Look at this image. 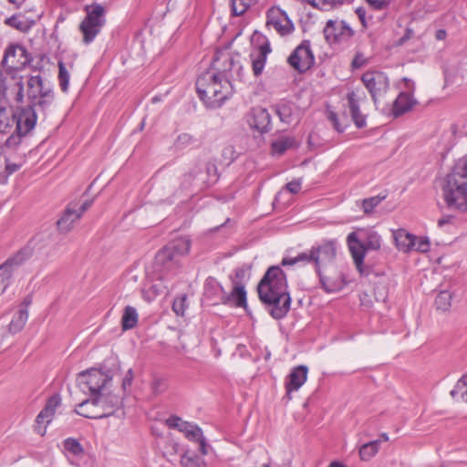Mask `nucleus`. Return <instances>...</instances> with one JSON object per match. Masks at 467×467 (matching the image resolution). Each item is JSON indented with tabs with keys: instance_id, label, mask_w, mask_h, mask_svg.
<instances>
[{
	"instance_id": "obj_1",
	"label": "nucleus",
	"mask_w": 467,
	"mask_h": 467,
	"mask_svg": "<svg viewBox=\"0 0 467 467\" xmlns=\"http://www.w3.org/2000/svg\"><path fill=\"white\" fill-rule=\"evenodd\" d=\"M233 65L234 59L228 54L222 55L213 62L217 73L207 71L197 78V93L207 107L218 108L232 96L234 90L228 71Z\"/></svg>"
},
{
	"instance_id": "obj_57",
	"label": "nucleus",
	"mask_w": 467,
	"mask_h": 467,
	"mask_svg": "<svg viewBox=\"0 0 467 467\" xmlns=\"http://www.w3.org/2000/svg\"><path fill=\"white\" fill-rule=\"evenodd\" d=\"M19 168H20L19 164L7 163L5 166V171L8 174H12V173L16 172V171H18Z\"/></svg>"
},
{
	"instance_id": "obj_37",
	"label": "nucleus",
	"mask_w": 467,
	"mask_h": 467,
	"mask_svg": "<svg viewBox=\"0 0 467 467\" xmlns=\"http://www.w3.org/2000/svg\"><path fill=\"white\" fill-rule=\"evenodd\" d=\"M60 404L61 398L59 395L55 394L51 396L47 400L45 408L41 410V417H50L51 419H53V416L55 415V412L57 409L60 406Z\"/></svg>"
},
{
	"instance_id": "obj_59",
	"label": "nucleus",
	"mask_w": 467,
	"mask_h": 467,
	"mask_svg": "<svg viewBox=\"0 0 467 467\" xmlns=\"http://www.w3.org/2000/svg\"><path fill=\"white\" fill-rule=\"evenodd\" d=\"M51 420H52V419L50 417H43L42 418L41 417V411L39 412V414L36 417V423L37 424H43V423L48 424Z\"/></svg>"
},
{
	"instance_id": "obj_58",
	"label": "nucleus",
	"mask_w": 467,
	"mask_h": 467,
	"mask_svg": "<svg viewBox=\"0 0 467 467\" xmlns=\"http://www.w3.org/2000/svg\"><path fill=\"white\" fill-rule=\"evenodd\" d=\"M91 204H92V201H86L82 203V205L78 209H76L78 211V213H80V217L91 206Z\"/></svg>"
},
{
	"instance_id": "obj_43",
	"label": "nucleus",
	"mask_w": 467,
	"mask_h": 467,
	"mask_svg": "<svg viewBox=\"0 0 467 467\" xmlns=\"http://www.w3.org/2000/svg\"><path fill=\"white\" fill-rule=\"evenodd\" d=\"M58 82L63 92H67L69 86V73L63 62L58 63Z\"/></svg>"
},
{
	"instance_id": "obj_5",
	"label": "nucleus",
	"mask_w": 467,
	"mask_h": 467,
	"mask_svg": "<svg viewBox=\"0 0 467 467\" xmlns=\"http://www.w3.org/2000/svg\"><path fill=\"white\" fill-rule=\"evenodd\" d=\"M121 399L104 391L87 399L78 405L76 413L88 419H102L111 416L121 405Z\"/></svg>"
},
{
	"instance_id": "obj_47",
	"label": "nucleus",
	"mask_w": 467,
	"mask_h": 467,
	"mask_svg": "<svg viewBox=\"0 0 467 467\" xmlns=\"http://www.w3.org/2000/svg\"><path fill=\"white\" fill-rule=\"evenodd\" d=\"M186 296H180L176 298L173 301L172 304V310L178 315V316H183L186 308Z\"/></svg>"
},
{
	"instance_id": "obj_27",
	"label": "nucleus",
	"mask_w": 467,
	"mask_h": 467,
	"mask_svg": "<svg viewBox=\"0 0 467 467\" xmlns=\"http://www.w3.org/2000/svg\"><path fill=\"white\" fill-rule=\"evenodd\" d=\"M348 101L350 109V114L355 125L358 128L364 127L366 125V118L364 115L361 114L359 110V105L356 98L355 92L352 91L348 94Z\"/></svg>"
},
{
	"instance_id": "obj_4",
	"label": "nucleus",
	"mask_w": 467,
	"mask_h": 467,
	"mask_svg": "<svg viewBox=\"0 0 467 467\" xmlns=\"http://www.w3.org/2000/svg\"><path fill=\"white\" fill-rule=\"evenodd\" d=\"M26 99L29 106L47 116L54 102L55 93L51 82L40 74L30 75L26 79Z\"/></svg>"
},
{
	"instance_id": "obj_62",
	"label": "nucleus",
	"mask_w": 467,
	"mask_h": 467,
	"mask_svg": "<svg viewBox=\"0 0 467 467\" xmlns=\"http://www.w3.org/2000/svg\"><path fill=\"white\" fill-rule=\"evenodd\" d=\"M411 34H412V31L410 29H408L406 32V35L400 38V43L403 44L407 39H409L410 37Z\"/></svg>"
},
{
	"instance_id": "obj_54",
	"label": "nucleus",
	"mask_w": 467,
	"mask_h": 467,
	"mask_svg": "<svg viewBox=\"0 0 467 467\" xmlns=\"http://www.w3.org/2000/svg\"><path fill=\"white\" fill-rule=\"evenodd\" d=\"M234 149L232 146H227L223 150V155L228 163H231L234 160Z\"/></svg>"
},
{
	"instance_id": "obj_45",
	"label": "nucleus",
	"mask_w": 467,
	"mask_h": 467,
	"mask_svg": "<svg viewBox=\"0 0 467 467\" xmlns=\"http://www.w3.org/2000/svg\"><path fill=\"white\" fill-rule=\"evenodd\" d=\"M64 448L74 455H78L83 451L80 443L77 440L71 438H68L64 441Z\"/></svg>"
},
{
	"instance_id": "obj_8",
	"label": "nucleus",
	"mask_w": 467,
	"mask_h": 467,
	"mask_svg": "<svg viewBox=\"0 0 467 467\" xmlns=\"http://www.w3.org/2000/svg\"><path fill=\"white\" fill-rule=\"evenodd\" d=\"M86 16L79 25L85 44L91 43L99 34L106 24V8L99 4L92 3L84 6Z\"/></svg>"
},
{
	"instance_id": "obj_31",
	"label": "nucleus",
	"mask_w": 467,
	"mask_h": 467,
	"mask_svg": "<svg viewBox=\"0 0 467 467\" xmlns=\"http://www.w3.org/2000/svg\"><path fill=\"white\" fill-rule=\"evenodd\" d=\"M16 123V114L4 107H0V134L10 132Z\"/></svg>"
},
{
	"instance_id": "obj_40",
	"label": "nucleus",
	"mask_w": 467,
	"mask_h": 467,
	"mask_svg": "<svg viewBox=\"0 0 467 467\" xmlns=\"http://www.w3.org/2000/svg\"><path fill=\"white\" fill-rule=\"evenodd\" d=\"M312 6L322 11H329L341 5L345 0H306Z\"/></svg>"
},
{
	"instance_id": "obj_15",
	"label": "nucleus",
	"mask_w": 467,
	"mask_h": 467,
	"mask_svg": "<svg viewBox=\"0 0 467 467\" xmlns=\"http://www.w3.org/2000/svg\"><path fill=\"white\" fill-rule=\"evenodd\" d=\"M32 255V249L24 247L0 265V295L6 289L16 267L21 265Z\"/></svg>"
},
{
	"instance_id": "obj_63",
	"label": "nucleus",
	"mask_w": 467,
	"mask_h": 467,
	"mask_svg": "<svg viewBox=\"0 0 467 467\" xmlns=\"http://www.w3.org/2000/svg\"><path fill=\"white\" fill-rule=\"evenodd\" d=\"M328 467H348L346 464L340 462H331L328 465Z\"/></svg>"
},
{
	"instance_id": "obj_12",
	"label": "nucleus",
	"mask_w": 467,
	"mask_h": 467,
	"mask_svg": "<svg viewBox=\"0 0 467 467\" xmlns=\"http://www.w3.org/2000/svg\"><path fill=\"white\" fill-rule=\"evenodd\" d=\"M77 381L82 391L88 390L92 398L106 390L111 377L100 369L90 368L80 372Z\"/></svg>"
},
{
	"instance_id": "obj_3",
	"label": "nucleus",
	"mask_w": 467,
	"mask_h": 467,
	"mask_svg": "<svg viewBox=\"0 0 467 467\" xmlns=\"http://www.w3.org/2000/svg\"><path fill=\"white\" fill-rule=\"evenodd\" d=\"M441 191L448 208L467 211V159L458 160L444 178Z\"/></svg>"
},
{
	"instance_id": "obj_52",
	"label": "nucleus",
	"mask_w": 467,
	"mask_h": 467,
	"mask_svg": "<svg viewBox=\"0 0 467 467\" xmlns=\"http://www.w3.org/2000/svg\"><path fill=\"white\" fill-rule=\"evenodd\" d=\"M328 119L332 122L335 130L338 132H343L344 128L339 124L337 116L335 112L330 111L328 112Z\"/></svg>"
},
{
	"instance_id": "obj_19",
	"label": "nucleus",
	"mask_w": 467,
	"mask_h": 467,
	"mask_svg": "<svg viewBox=\"0 0 467 467\" xmlns=\"http://www.w3.org/2000/svg\"><path fill=\"white\" fill-rule=\"evenodd\" d=\"M247 122L251 129L260 133H265L271 128V116L265 109L256 107L252 109L248 114Z\"/></svg>"
},
{
	"instance_id": "obj_13",
	"label": "nucleus",
	"mask_w": 467,
	"mask_h": 467,
	"mask_svg": "<svg viewBox=\"0 0 467 467\" xmlns=\"http://www.w3.org/2000/svg\"><path fill=\"white\" fill-rule=\"evenodd\" d=\"M361 80L378 108L389 90V77L381 71H367L362 75Z\"/></svg>"
},
{
	"instance_id": "obj_39",
	"label": "nucleus",
	"mask_w": 467,
	"mask_h": 467,
	"mask_svg": "<svg viewBox=\"0 0 467 467\" xmlns=\"http://www.w3.org/2000/svg\"><path fill=\"white\" fill-rule=\"evenodd\" d=\"M276 114L284 123L290 124L293 120V109L288 103H280L276 106Z\"/></svg>"
},
{
	"instance_id": "obj_9",
	"label": "nucleus",
	"mask_w": 467,
	"mask_h": 467,
	"mask_svg": "<svg viewBox=\"0 0 467 467\" xmlns=\"http://www.w3.org/2000/svg\"><path fill=\"white\" fill-rule=\"evenodd\" d=\"M47 116H42L38 109L27 105L16 115V130L5 140L8 148L16 147L21 138L26 136L35 128L38 119L45 120Z\"/></svg>"
},
{
	"instance_id": "obj_33",
	"label": "nucleus",
	"mask_w": 467,
	"mask_h": 467,
	"mask_svg": "<svg viewBox=\"0 0 467 467\" xmlns=\"http://www.w3.org/2000/svg\"><path fill=\"white\" fill-rule=\"evenodd\" d=\"M450 394L456 401L465 400V398H467V374L463 375L457 381Z\"/></svg>"
},
{
	"instance_id": "obj_14",
	"label": "nucleus",
	"mask_w": 467,
	"mask_h": 467,
	"mask_svg": "<svg viewBox=\"0 0 467 467\" xmlns=\"http://www.w3.org/2000/svg\"><path fill=\"white\" fill-rule=\"evenodd\" d=\"M31 61L32 57L24 46L10 44L5 50L2 66L5 69L19 72Z\"/></svg>"
},
{
	"instance_id": "obj_32",
	"label": "nucleus",
	"mask_w": 467,
	"mask_h": 467,
	"mask_svg": "<svg viewBox=\"0 0 467 467\" xmlns=\"http://www.w3.org/2000/svg\"><path fill=\"white\" fill-rule=\"evenodd\" d=\"M138 323V313L137 310L130 306H127L124 308V312L121 318V326L123 330H129L133 328Z\"/></svg>"
},
{
	"instance_id": "obj_30",
	"label": "nucleus",
	"mask_w": 467,
	"mask_h": 467,
	"mask_svg": "<svg viewBox=\"0 0 467 467\" xmlns=\"http://www.w3.org/2000/svg\"><path fill=\"white\" fill-rule=\"evenodd\" d=\"M380 443V440H375L361 445L358 450L360 460L363 462L371 460L379 452Z\"/></svg>"
},
{
	"instance_id": "obj_36",
	"label": "nucleus",
	"mask_w": 467,
	"mask_h": 467,
	"mask_svg": "<svg viewBox=\"0 0 467 467\" xmlns=\"http://www.w3.org/2000/svg\"><path fill=\"white\" fill-rule=\"evenodd\" d=\"M452 293L448 290L441 291L436 298L435 305L437 309L443 312L448 311L451 306Z\"/></svg>"
},
{
	"instance_id": "obj_64",
	"label": "nucleus",
	"mask_w": 467,
	"mask_h": 467,
	"mask_svg": "<svg viewBox=\"0 0 467 467\" xmlns=\"http://www.w3.org/2000/svg\"><path fill=\"white\" fill-rule=\"evenodd\" d=\"M244 274H245V271L242 268L237 269L235 272V275L237 278H242L244 275Z\"/></svg>"
},
{
	"instance_id": "obj_7",
	"label": "nucleus",
	"mask_w": 467,
	"mask_h": 467,
	"mask_svg": "<svg viewBox=\"0 0 467 467\" xmlns=\"http://www.w3.org/2000/svg\"><path fill=\"white\" fill-rule=\"evenodd\" d=\"M347 242L356 267L362 274L367 250H379L381 246V237L377 232L371 230L362 232L361 237L358 233L352 232L348 235Z\"/></svg>"
},
{
	"instance_id": "obj_44",
	"label": "nucleus",
	"mask_w": 467,
	"mask_h": 467,
	"mask_svg": "<svg viewBox=\"0 0 467 467\" xmlns=\"http://www.w3.org/2000/svg\"><path fill=\"white\" fill-rule=\"evenodd\" d=\"M412 250L426 253L430 250V241L426 237L414 236Z\"/></svg>"
},
{
	"instance_id": "obj_16",
	"label": "nucleus",
	"mask_w": 467,
	"mask_h": 467,
	"mask_svg": "<svg viewBox=\"0 0 467 467\" xmlns=\"http://www.w3.org/2000/svg\"><path fill=\"white\" fill-rule=\"evenodd\" d=\"M289 65L299 72H305L315 63V57L311 50L309 40H304L287 59Z\"/></svg>"
},
{
	"instance_id": "obj_10",
	"label": "nucleus",
	"mask_w": 467,
	"mask_h": 467,
	"mask_svg": "<svg viewBox=\"0 0 467 467\" xmlns=\"http://www.w3.org/2000/svg\"><path fill=\"white\" fill-rule=\"evenodd\" d=\"M313 264L315 269L319 276V281L322 287L327 292H333L337 289V285L332 282L329 278L325 276L322 269L330 265L336 257V245L334 242H326L320 245L313 246Z\"/></svg>"
},
{
	"instance_id": "obj_24",
	"label": "nucleus",
	"mask_w": 467,
	"mask_h": 467,
	"mask_svg": "<svg viewBox=\"0 0 467 467\" xmlns=\"http://www.w3.org/2000/svg\"><path fill=\"white\" fill-rule=\"evenodd\" d=\"M80 219V213L78 211L69 206L67 208L63 215L57 222V229L62 234H67L70 232L74 223Z\"/></svg>"
},
{
	"instance_id": "obj_42",
	"label": "nucleus",
	"mask_w": 467,
	"mask_h": 467,
	"mask_svg": "<svg viewBox=\"0 0 467 467\" xmlns=\"http://www.w3.org/2000/svg\"><path fill=\"white\" fill-rule=\"evenodd\" d=\"M181 462L184 467H206L204 461L200 456L192 453L184 454Z\"/></svg>"
},
{
	"instance_id": "obj_35",
	"label": "nucleus",
	"mask_w": 467,
	"mask_h": 467,
	"mask_svg": "<svg viewBox=\"0 0 467 467\" xmlns=\"http://www.w3.org/2000/svg\"><path fill=\"white\" fill-rule=\"evenodd\" d=\"M313 258H314L313 248H311L308 251H305L303 253L298 254L294 258H284L281 262V265L285 266V265H293L297 263H305V264L311 263V264H313Z\"/></svg>"
},
{
	"instance_id": "obj_26",
	"label": "nucleus",
	"mask_w": 467,
	"mask_h": 467,
	"mask_svg": "<svg viewBox=\"0 0 467 467\" xmlns=\"http://www.w3.org/2000/svg\"><path fill=\"white\" fill-rule=\"evenodd\" d=\"M393 237L396 246L400 251L408 253L412 250L414 235L409 234L404 229H399L393 232Z\"/></svg>"
},
{
	"instance_id": "obj_41",
	"label": "nucleus",
	"mask_w": 467,
	"mask_h": 467,
	"mask_svg": "<svg viewBox=\"0 0 467 467\" xmlns=\"http://www.w3.org/2000/svg\"><path fill=\"white\" fill-rule=\"evenodd\" d=\"M385 198V195H377L364 199L361 201V209L363 210L364 213L370 214L373 213L374 208L377 207Z\"/></svg>"
},
{
	"instance_id": "obj_48",
	"label": "nucleus",
	"mask_w": 467,
	"mask_h": 467,
	"mask_svg": "<svg viewBox=\"0 0 467 467\" xmlns=\"http://www.w3.org/2000/svg\"><path fill=\"white\" fill-rule=\"evenodd\" d=\"M196 141V140L190 134L183 133L178 136L176 140V146L177 147H185L187 145L193 144Z\"/></svg>"
},
{
	"instance_id": "obj_61",
	"label": "nucleus",
	"mask_w": 467,
	"mask_h": 467,
	"mask_svg": "<svg viewBox=\"0 0 467 467\" xmlns=\"http://www.w3.org/2000/svg\"><path fill=\"white\" fill-rule=\"evenodd\" d=\"M445 36H446V31H445V30H441V29H440V30H438V31L436 32V38H437V39H439V40H442V39H444V38H445Z\"/></svg>"
},
{
	"instance_id": "obj_53",
	"label": "nucleus",
	"mask_w": 467,
	"mask_h": 467,
	"mask_svg": "<svg viewBox=\"0 0 467 467\" xmlns=\"http://www.w3.org/2000/svg\"><path fill=\"white\" fill-rule=\"evenodd\" d=\"M367 2L375 10H382L388 5L387 0H367Z\"/></svg>"
},
{
	"instance_id": "obj_55",
	"label": "nucleus",
	"mask_w": 467,
	"mask_h": 467,
	"mask_svg": "<svg viewBox=\"0 0 467 467\" xmlns=\"http://www.w3.org/2000/svg\"><path fill=\"white\" fill-rule=\"evenodd\" d=\"M285 188L292 193H297L301 189V182L299 180L292 181L286 183Z\"/></svg>"
},
{
	"instance_id": "obj_60",
	"label": "nucleus",
	"mask_w": 467,
	"mask_h": 467,
	"mask_svg": "<svg viewBox=\"0 0 467 467\" xmlns=\"http://www.w3.org/2000/svg\"><path fill=\"white\" fill-rule=\"evenodd\" d=\"M451 221H452V217L451 216H444V217L439 219L438 225L440 227H442L443 225H445L447 223H450Z\"/></svg>"
},
{
	"instance_id": "obj_34",
	"label": "nucleus",
	"mask_w": 467,
	"mask_h": 467,
	"mask_svg": "<svg viewBox=\"0 0 467 467\" xmlns=\"http://www.w3.org/2000/svg\"><path fill=\"white\" fill-rule=\"evenodd\" d=\"M28 318V312L26 309H21L14 317L9 324V331L12 333H17L21 331L26 325Z\"/></svg>"
},
{
	"instance_id": "obj_2",
	"label": "nucleus",
	"mask_w": 467,
	"mask_h": 467,
	"mask_svg": "<svg viewBox=\"0 0 467 467\" xmlns=\"http://www.w3.org/2000/svg\"><path fill=\"white\" fill-rule=\"evenodd\" d=\"M260 300L269 306L270 315L275 319L285 317L291 306V297L287 290L286 275L280 266L273 265L267 269L257 285Z\"/></svg>"
},
{
	"instance_id": "obj_20",
	"label": "nucleus",
	"mask_w": 467,
	"mask_h": 467,
	"mask_svg": "<svg viewBox=\"0 0 467 467\" xmlns=\"http://www.w3.org/2000/svg\"><path fill=\"white\" fill-rule=\"evenodd\" d=\"M203 296L213 305L227 304V293L213 277H208L204 284Z\"/></svg>"
},
{
	"instance_id": "obj_49",
	"label": "nucleus",
	"mask_w": 467,
	"mask_h": 467,
	"mask_svg": "<svg viewBox=\"0 0 467 467\" xmlns=\"http://www.w3.org/2000/svg\"><path fill=\"white\" fill-rule=\"evenodd\" d=\"M367 64V58L361 54H356L355 57L352 60V67L354 68H359Z\"/></svg>"
},
{
	"instance_id": "obj_23",
	"label": "nucleus",
	"mask_w": 467,
	"mask_h": 467,
	"mask_svg": "<svg viewBox=\"0 0 467 467\" xmlns=\"http://www.w3.org/2000/svg\"><path fill=\"white\" fill-rule=\"evenodd\" d=\"M270 51V45L268 42H265L260 45L255 52L251 54L253 72L255 76L262 74Z\"/></svg>"
},
{
	"instance_id": "obj_21",
	"label": "nucleus",
	"mask_w": 467,
	"mask_h": 467,
	"mask_svg": "<svg viewBox=\"0 0 467 467\" xmlns=\"http://www.w3.org/2000/svg\"><path fill=\"white\" fill-rule=\"evenodd\" d=\"M308 369L306 366L300 365L294 368L285 381V389L288 399H291V392L298 390L307 379Z\"/></svg>"
},
{
	"instance_id": "obj_56",
	"label": "nucleus",
	"mask_w": 467,
	"mask_h": 467,
	"mask_svg": "<svg viewBox=\"0 0 467 467\" xmlns=\"http://www.w3.org/2000/svg\"><path fill=\"white\" fill-rule=\"evenodd\" d=\"M185 421H182L179 417H171L167 420V424L170 428H175L180 431L181 424H183Z\"/></svg>"
},
{
	"instance_id": "obj_51",
	"label": "nucleus",
	"mask_w": 467,
	"mask_h": 467,
	"mask_svg": "<svg viewBox=\"0 0 467 467\" xmlns=\"http://www.w3.org/2000/svg\"><path fill=\"white\" fill-rule=\"evenodd\" d=\"M5 23L9 26H13L17 29L22 28L23 25V23L19 21V16L16 15L6 18Z\"/></svg>"
},
{
	"instance_id": "obj_28",
	"label": "nucleus",
	"mask_w": 467,
	"mask_h": 467,
	"mask_svg": "<svg viewBox=\"0 0 467 467\" xmlns=\"http://www.w3.org/2000/svg\"><path fill=\"white\" fill-rule=\"evenodd\" d=\"M298 143L294 137L281 136L272 142V151L274 154L282 155L287 150L296 148Z\"/></svg>"
},
{
	"instance_id": "obj_11",
	"label": "nucleus",
	"mask_w": 467,
	"mask_h": 467,
	"mask_svg": "<svg viewBox=\"0 0 467 467\" xmlns=\"http://www.w3.org/2000/svg\"><path fill=\"white\" fill-rule=\"evenodd\" d=\"M24 98V78L19 72L5 68L0 70V101L6 99L22 103Z\"/></svg>"
},
{
	"instance_id": "obj_6",
	"label": "nucleus",
	"mask_w": 467,
	"mask_h": 467,
	"mask_svg": "<svg viewBox=\"0 0 467 467\" xmlns=\"http://www.w3.org/2000/svg\"><path fill=\"white\" fill-rule=\"evenodd\" d=\"M188 238L176 239L164 246L155 256V265L163 274H173L181 266V260L189 254Z\"/></svg>"
},
{
	"instance_id": "obj_50",
	"label": "nucleus",
	"mask_w": 467,
	"mask_h": 467,
	"mask_svg": "<svg viewBox=\"0 0 467 467\" xmlns=\"http://www.w3.org/2000/svg\"><path fill=\"white\" fill-rule=\"evenodd\" d=\"M133 380V371L132 369H129L122 380V389L124 392L131 386Z\"/></svg>"
},
{
	"instance_id": "obj_25",
	"label": "nucleus",
	"mask_w": 467,
	"mask_h": 467,
	"mask_svg": "<svg viewBox=\"0 0 467 467\" xmlns=\"http://www.w3.org/2000/svg\"><path fill=\"white\" fill-rule=\"evenodd\" d=\"M414 103L409 93L401 92L392 103V114L399 117L410 110Z\"/></svg>"
},
{
	"instance_id": "obj_17",
	"label": "nucleus",
	"mask_w": 467,
	"mask_h": 467,
	"mask_svg": "<svg viewBox=\"0 0 467 467\" xmlns=\"http://www.w3.org/2000/svg\"><path fill=\"white\" fill-rule=\"evenodd\" d=\"M266 26L274 28L279 35L286 36L294 31V24L287 14L277 6L268 9Z\"/></svg>"
},
{
	"instance_id": "obj_18",
	"label": "nucleus",
	"mask_w": 467,
	"mask_h": 467,
	"mask_svg": "<svg viewBox=\"0 0 467 467\" xmlns=\"http://www.w3.org/2000/svg\"><path fill=\"white\" fill-rule=\"evenodd\" d=\"M354 31L343 20H328L324 28L325 38L329 43H340L348 40Z\"/></svg>"
},
{
	"instance_id": "obj_46",
	"label": "nucleus",
	"mask_w": 467,
	"mask_h": 467,
	"mask_svg": "<svg viewBox=\"0 0 467 467\" xmlns=\"http://www.w3.org/2000/svg\"><path fill=\"white\" fill-rule=\"evenodd\" d=\"M150 387L155 395H160L168 389V383L164 379L156 378L152 380Z\"/></svg>"
},
{
	"instance_id": "obj_22",
	"label": "nucleus",
	"mask_w": 467,
	"mask_h": 467,
	"mask_svg": "<svg viewBox=\"0 0 467 467\" xmlns=\"http://www.w3.org/2000/svg\"><path fill=\"white\" fill-rule=\"evenodd\" d=\"M180 431L183 432L189 441L199 442V450L202 454H207L206 442L201 428L186 421L181 424Z\"/></svg>"
},
{
	"instance_id": "obj_29",
	"label": "nucleus",
	"mask_w": 467,
	"mask_h": 467,
	"mask_svg": "<svg viewBox=\"0 0 467 467\" xmlns=\"http://www.w3.org/2000/svg\"><path fill=\"white\" fill-rule=\"evenodd\" d=\"M227 304L230 302L234 303L236 306H246V291L244 285L240 283H234L233 290L227 294Z\"/></svg>"
},
{
	"instance_id": "obj_38",
	"label": "nucleus",
	"mask_w": 467,
	"mask_h": 467,
	"mask_svg": "<svg viewBox=\"0 0 467 467\" xmlns=\"http://www.w3.org/2000/svg\"><path fill=\"white\" fill-rule=\"evenodd\" d=\"M257 0H231L232 12L234 16L244 15Z\"/></svg>"
}]
</instances>
